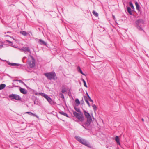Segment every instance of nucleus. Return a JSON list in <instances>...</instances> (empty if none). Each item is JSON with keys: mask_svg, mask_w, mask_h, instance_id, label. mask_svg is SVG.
I'll use <instances>...</instances> for the list:
<instances>
[{"mask_svg": "<svg viewBox=\"0 0 149 149\" xmlns=\"http://www.w3.org/2000/svg\"><path fill=\"white\" fill-rule=\"evenodd\" d=\"M6 86V85L4 84H1L0 85V90L3 89Z\"/></svg>", "mask_w": 149, "mask_h": 149, "instance_id": "aec40b11", "label": "nucleus"}, {"mask_svg": "<svg viewBox=\"0 0 149 149\" xmlns=\"http://www.w3.org/2000/svg\"><path fill=\"white\" fill-rule=\"evenodd\" d=\"M23 50L24 51H27L29 53H31L30 49L28 47H23Z\"/></svg>", "mask_w": 149, "mask_h": 149, "instance_id": "dca6fc26", "label": "nucleus"}, {"mask_svg": "<svg viewBox=\"0 0 149 149\" xmlns=\"http://www.w3.org/2000/svg\"><path fill=\"white\" fill-rule=\"evenodd\" d=\"M30 56L31 57L32 61H29L28 64L29 66L31 68H33L35 65V61L34 58L32 56L30 55Z\"/></svg>", "mask_w": 149, "mask_h": 149, "instance_id": "0eeeda50", "label": "nucleus"}, {"mask_svg": "<svg viewBox=\"0 0 149 149\" xmlns=\"http://www.w3.org/2000/svg\"><path fill=\"white\" fill-rule=\"evenodd\" d=\"M9 36L10 37H11V36Z\"/></svg>", "mask_w": 149, "mask_h": 149, "instance_id": "de8ad7c7", "label": "nucleus"}, {"mask_svg": "<svg viewBox=\"0 0 149 149\" xmlns=\"http://www.w3.org/2000/svg\"><path fill=\"white\" fill-rule=\"evenodd\" d=\"M35 94L36 95H38V93H36Z\"/></svg>", "mask_w": 149, "mask_h": 149, "instance_id": "49530a36", "label": "nucleus"}, {"mask_svg": "<svg viewBox=\"0 0 149 149\" xmlns=\"http://www.w3.org/2000/svg\"><path fill=\"white\" fill-rule=\"evenodd\" d=\"M20 33L24 36H27L28 34L27 33L26 31H21Z\"/></svg>", "mask_w": 149, "mask_h": 149, "instance_id": "6ab92c4d", "label": "nucleus"}, {"mask_svg": "<svg viewBox=\"0 0 149 149\" xmlns=\"http://www.w3.org/2000/svg\"><path fill=\"white\" fill-rule=\"evenodd\" d=\"M75 102L78 105L80 104V102L78 99H76L75 100Z\"/></svg>", "mask_w": 149, "mask_h": 149, "instance_id": "a878e982", "label": "nucleus"}, {"mask_svg": "<svg viewBox=\"0 0 149 149\" xmlns=\"http://www.w3.org/2000/svg\"><path fill=\"white\" fill-rule=\"evenodd\" d=\"M45 98L47 100L49 103L50 104H52L53 103V102L52 100L50 97H49L47 95Z\"/></svg>", "mask_w": 149, "mask_h": 149, "instance_id": "6e6552de", "label": "nucleus"}, {"mask_svg": "<svg viewBox=\"0 0 149 149\" xmlns=\"http://www.w3.org/2000/svg\"><path fill=\"white\" fill-rule=\"evenodd\" d=\"M84 113L86 118L87 119V121L84 123L85 126L88 127L90 125L92 119L89 113L86 112V110H84Z\"/></svg>", "mask_w": 149, "mask_h": 149, "instance_id": "f03ea898", "label": "nucleus"}, {"mask_svg": "<svg viewBox=\"0 0 149 149\" xmlns=\"http://www.w3.org/2000/svg\"><path fill=\"white\" fill-rule=\"evenodd\" d=\"M22 84H23V85H24L26 87H28L27 85L24 82V83H22Z\"/></svg>", "mask_w": 149, "mask_h": 149, "instance_id": "58836bf2", "label": "nucleus"}, {"mask_svg": "<svg viewBox=\"0 0 149 149\" xmlns=\"http://www.w3.org/2000/svg\"><path fill=\"white\" fill-rule=\"evenodd\" d=\"M10 33V31H8V32H7V33Z\"/></svg>", "mask_w": 149, "mask_h": 149, "instance_id": "37998d69", "label": "nucleus"}, {"mask_svg": "<svg viewBox=\"0 0 149 149\" xmlns=\"http://www.w3.org/2000/svg\"><path fill=\"white\" fill-rule=\"evenodd\" d=\"M32 114H32V116H33L36 117V118H39L38 116V115H36L35 114L32 113Z\"/></svg>", "mask_w": 149, "mask_h": 149, "instance_id": "473e14b6", "label": "nucleus"}, {"mask_svg": "<svg viewBox=\"0 0 149 149\" xmlns=\"http://www.w3.org/2000/svg\"><path fill=\"white\" fill-rule=\"evenodd\" d=\"M115 140L116 141L117 143L118 144H119V145H120V142L119 141V138L118 137V136H116V137H115Z\"/></svg>", "mask_w": 149, "mask_h": 149, "instance_id": "f3484780", "label": "nucleus"}, {"mask_svg": "<svg viewBox=\"0 0 149 149\" xmlns=\"http://www.w3.org/2000/svg\"><path fill=\"white\" fill-rule=\"evenodd\" d=\"M129 5H130V6L131 7V8L132 9H134V6H133V5L132 4V1H130L129 2Z\"/></svg>", "mask_w": 149, "mask_h": 149, "instance_id": "5701e85b", "label": "nucleus"}, {"mask_svg": "<svg viewBox=\"0 0 149 149\" xmlns=\"http://www.w3.org/2000/svg\"><path fill=\"white\" fill-rule=\"evenodd\" d=\"M93 14L96 17H97L98 16V14L96 12L95 10H93L92 12Z\"/></svg>", "mask_w": 149, "mask_h": 149, "instance_id": "b1692460", "label": "nucleus"}, {"mask_svg": "<svg viewBox=\"0 0 149 149\" xmlns=\"http://www.w3.org/2000/svg\"><path fill=\"white\" fill-rule=\"evenodd\" d=\"M38 43L39 44L41 45H46L47 43L43 40L41 39H40L39 40Z\"/></svg>", "mask_w": 149, "mask_h": 149, "instance_id": "9d476101", "label": "nucleus"}, {"mask_svg": "<svg viewBox=\"0 0 149 149\" xmlns=\"http://www.w3.org/2000/svg\"><path fill=\"white\" fill-rule=\"evenodd\" d=\"M84 98L85 100V101H86V102L87 103L88 106L89 107H90V105L89 103V102H88V100L87 98L86 97L84 96Z\"/></svg>", "mask_w": 149, "mask_h": 149, "instance_id": "a211bd4d", "label": "nucleus"}, {"mask_svg": "<svg viewBox=\"0 0 149 149\" xmlns=\"http://www.w3.org/2000/svg\"><path fill=\"white\" fill-rule=\"evenodd\" d=\"M135 5L136 6V10L138 11H140V7L138 3L137 2H136L135 3Z\"/></svg>", "mask_w": 149, "mask_h": 149, "instance_id": "f8f14e48", "label": "nucleus"}, {"mask_svg": "<svg viewBox=\"0 0 149 149\" xmlns=\"http://www.w3.org/2000/svg\"><path fill=\"white\" fill-rule=\"evenodd\" d=\"M142 121H144V119H143V118H142Z\"/></svg>", "mask_w": 149, "mask_h": 149, "instance_id": "c03bdc74", "label": "nucleus"}, {"mask_svg": "<svg viewBox=\"0 0 149 149\" xmlns=\"http://www.w3.org/2000/svg\"><path fill=\"white\" fill-rule=\"evenodd\" d=\"M6 41L7 42H8V43H9L10 45H13V43L12 42L9 40H6Z\"/></svg>", "mask_w": 149, "mask_h": 149, "instance_id": "72a5a7b5", "label": "nucleus"}, {"mask_svg": "<svg viewBox=\"0 0 149 149\" xmlns=\"http://www.w3.org/2000/svg\"><path fill=\"white\" fill-rule=\"evenodd\" d=\"M81 80L84 83V85L85 87L87 88V86L86 85V83L85 80L83 78L81 79Z\"/></svg>", "mask_w": 149, "mask_h": 149, "instance_id": "412c9836", "label": "nucleus"}, {"mask_svg": "<svg viewBox=\"0 0 149 149\" xmlns=\"http://www.w3.org/2000/svg\"><path fill=\"white\" fill-rule=\"evenodd\" d=\"M26 113L28 114L29 115H31V116H32V114H32L33 113L31 112H26Z\"/></svg>", "mask_w": 149, "mask_h": 149, "instance_id": "7c9ffc66", "label": "nucleus"}, {"mask_svg": "<svg viewBox=\"0 0 149 149\" xmlns=\"http://www.w3.org/2000/svg\"><path fill=\"white\" fill-rule=\"evenodd\" d=\"M3 47L2 45H0V49H1Z\"/></svg>", "mask_w": 149, "mask_h": 149, "instance_id": "4c0bfd02", "label": "nucleus"}, {"mask_svg": "<svg viewBox=\"0 0 149 149\" xmlns=\"http://www.w3.org/2000/svg\"><path fill=\"white\" fill-rule=\"evenodd\" d=\"M18 82H19L20 83H21L22 84L24 83V82L21 80H19L18 81Z\"/></svg>", "mask_w": 149, "mask_h": 149, "instance_id": "f704fd0d", "label": "nucleus"}, {"mask_svg": "<svg viewBox=\"0 0 149 149\" xmlns=\"http://www.w3.org/2000/svg\"><path fill=\"white\" fill-rule=\"evenodd\" d=\"M74 109H75V110L78 112L79 113H81V111L80 110L79 108H77L76 107H74Z\"/></svg>", "mask_w": 149, "mask_h": 149, "instance_id": "4be33fe9", "label": "nucleus"}, {"mask_svg": "<svg viewBox=\"0 0 149 149\" xmlns=\"http://www.w3.org/2000/svg\"><path fill=\"white\" fill-rule=\"evenodd\" d=\"M19 80H18V79H17V80H13V81H19Z\"/></svg>", "mask_w": 149, "mask_h": 149, "instance_id": "a19ab883", "label": "nucleus"}, {"mask_svg": "<svg viewBox=\"0 0 149 149\" xmlns=\"http://www.w3.org/2000/svg\"><path fill=\"white\" fill-rule=\"evenodd\" d=\"M75 138L77 140L81 143L85 145L90 148H91V146L89 143L85 139H82L80 137L78 136H75Z\"/></svg>", "mask_w": 149, "mask_h": 149, "instance_id": "7ed1b4c3", "label": "nucleus"}, {"mask_svg": "<svg viewBox=\"0 0 149 149\" xmlns=\"http://www.w3.org/2000/svg\"><path fill=\"white\" fill-rule=\"evenodd\" d=\"M94 110L95 111L97 109V108L95 104H94L92 106Z\"/></svg>", "mask_w": 149, "mask_h": 149, "instance_id": "c85d7f7f", "label": "nucleus"}, {"mask_svg": "<svg viewBox=\"0 0 149 149\" xmlns=\"http://www.w3.org/2000/svg\"><path fill=\"white\" fill-rule=\"evenodd\" d=\"M77 70H78V71L81 74H82L83 75H86L85 74L83 73L81 69V68L79 66L77 67Z\"/></svg>", "mask_w": 149, "mask_h": 149, "instance_id": "2eb2a0df", "label": "nucleus"}, {"mask_svg": "<svg viewBox=\"0 0 149 149\" xmlns=\"http://www.w3.org/2000/svg\"><path fill=\"white\" fill-rule=\"evenodd\" d=\"M79 123L86 130H87L88 129L86 127V126H85V125L84 124V123ZM86 127H87V126H86Z\"/></svg>", "mask_w": 149, "mask_h": 149, "instance_id": "cd10ccee", "label": "nucleus"}, {"mask_svg": "<svg viewBox=\"0 0 149 149\" xmlns=\"http://www.w3.org/2000/svg\"><path fill=\"white\" fill-rule=\"evenodd\" d=\"M7 63L9 65H10V66H19V65H20V64L19 63H11L10 62H9L8 61L7 62Z\"/></svg>", "mask_w": 149, "mask_h": 149, "instance_id": "9b49d317", "label": "nucleus"}, {"mask_svg": "<svg viewBox=\"0 0 149 149\" xmlns=\"http://www.w3.org/2000/svg\"><path fill=\"white\" fill-rule=\"evenodd\" d=\"M39 94L42 96L44 97L45 98V96L47 95L46 94L42 93H39Z\"/></svg>", "mask_w": 149, "mask_h": 149, "instance_id": "bb28decb", "label": "nucleus"}, {"mask_svg": "<svg viewBox=\"0 0 149 149\" xmlns=\"http://www.w3.org/2000/svg\"><path fill=\"white\" fill-rule=\"evenodd\" d=\"M81 102H82V103H84V102L83 100V99H82V100L81 101Z\"/></svg>", "mask_w": 149, "mask_h": 149, "instance_id": "79ce46f5", "label": "nucleus"}, {"mask_svg": "<svg viewBox=\"0 0 149 149\" xmlns=\"http://www.w3.org/2000/svg\"><path fill=\"white\" fill-rule=\"evenodd\" d=\"M86 95L88 98L90 97L89 96V95L88 94V93L86 91Z\"/></svg>", "mask_w": 149, "mask_h": 149, "instance_id": "c9c22d12", "label": "nucleus"}, {"mask_svg": "<svg viewBox=\"0 0 149 149\" xmlns=\"http://www.w3.org/2000/svg\"><path fill=\"white\" fill-rule=\"evenodd\" d=\"M44 74L47 78L48 79L50 80H55L57 78L56 74L54 71L45 73Z\"/></svg>", "mask_w": 149, "mask_h": 149, "instance_id": "f257e3e1", "label": "nucleus"}, {"mask_svg": "<svg viewBox=\"0 0 149 149\" xmlns=\"http://www.w3.org/2000/svg\"><path fill=\"white\" fill-rule=\"evenodd\" d=\"M60 95H61V97L62 99H64V96L63 94V93H61L60 94Z\"/></svg>", "mask_w": 149, "mask_h": 149, "instance_id": "2f4dec72", "label": "nucleus"}, {"mask_svg": "<svg viewBox=\"0 0 149 149\" xmlns=\"http://www.w3.org/2000/svg\"><path fill=\"white\" fill-rule=\"evenodd\" d=\"M19 90L20 92L23 94H26L27 93V90L24 88L20 87L19 88Z\"/></svg>", "mask_w": 149, "mask_h": 149, "instance_id": "1a4fd4ad", "label": "nucleus"}, {"mask_svg": "<svg viewBox=\"0 0 149 149\" xmlns=\"http://www.w3.org/2000/svg\"><path fill=\"white\" fill-rule=\"evenodd\" d=\"M89 101L92 103H93V100L92 99H90V100H89Z\"/></svg>", "mask_w": 149, "mask_h": 149, "instance_id": "e433bc0d", "label": "nucleus"}, {"mask_svg": "<svg viewBox=\"0 0 149 149\" xmlns=\"http://www.w3.org/2000/svg\"><path fill=\"white\" fill-rule=\"evenodd\" d=\"M67 91V90L66 89L65 87H63V89L61 91V92L63 93H64L65 92H66Z\"/></svg>", "mask_w": 149, "mask_h": 149, "instance_id": "393cba45", "label": "nucleus"}, {"mask_svg": "<svg viewBox=\"0 0 149 149\" xmlns=\"http://www.w3.org/2000/svg\"><path fill=\"white\" fill-rule=\"evenodd\" d=\"M144 23V21L142 19H137L135 22V26L139 31H142L143 29L142 27V25Z\"/></svg>", "mask_w": 149, "mask_h": 149, "instance_id": "39448f33", "label": "nucleus"}, {"mask_svg": "<svg viewBox=\"0 0 149 149\" xmlns=\"http://www.w3.org/2000/svg\"><path fill=\"white\" fill-rule=\"evenodd\" d=\"M34 104L36 105H38V99H36L35 100Z\"/></svg>", "mask_w": 149, "mask_h": 149, "instance_id": "c756f323", "label": "nucleus"}, {"mask_svg": "<svg viewBox=\"0 0 149 149\" xmlns=\"http://www.w3.org/2000/svg\"><path fill=\"white\" fill-rule=\"evenodd\" d=\"M127 12L130 15H132V12L131 9L130 7L129 6H127Z\"/></svg>", "mask_w": 149, "mask_h": 149, "instance_id": "ddd939ff", "label": "nucleus"}, {"mask_svg": "<svg viewBox=\"0 0 149 149\" xmlns=\"http://www.w3.org/2000/svg\"><path fill=\"white\" fill-rule=\"evenodd\" d=\"M113 18L114 20H115V17L114 15H113Z\"/></svg>", "mask_w": 149, "mask_h": 149, "instance_id": "ea45409f", "label": "nucleus"}, {"mask_svg": "<svg viewBox=\"0 0 149 149\" xmlns=\"http://www.w3.org/2000/svg\"><path fill=\"white\" fill-rule=\"evenodd\" d=\"M9 97L11 98V99H15L17 100L22 101V98L20 96L17 94H10L9 96Z\"/></svg>", "mask_w": 149, "mask_h": 149, "instance_id": "423d86ee", "label": "nucleus"}, {"mask_svg": "<svg viewBox=\"0 0 149 149\" xmlns=\"http://www.w3.org/2000/svg\"><path fill=\"white\" fill-rule=\"evenodd\" d=\"M88 99L89 100H90V99H91V98L90 97L89 98H88Z\"/></svg>", "mask_w": 149, "mask_h": 149, "instance_id": "a18cd8bd", "label": "nucleus"}, {"mask_svg": "<svg viewBox=\"0 0 149 149\" xmlns=\"http://www.w3.org/2000/svg\"><path fill=\"white\" fill-rule=\"evenodd\" d=\"M73 114L78 119V120L77 122H82L85 120V118L82 112L78 113L76 111H74Z\"/></svg>", "mask_w": 149, "mask_h": 149, "instance_id": "20e7f679", "label": "nucleus"}, {"mask_svg": "<svg viewBox=\"0 0 149 149\" xmlns=\"http://www.w3.org/2000/svg\"><path fill=\"white\" fill-rule=\"evenodd\" d=\"M59 113L61 115H63L68 118H69V116L68 115V114L65 113L63 111H59Z\"/></svg>", "mask_w": 149, "mask_h": 149, "instance_id": "4468645a", "label": "nucleus"}]
</instances>
